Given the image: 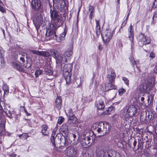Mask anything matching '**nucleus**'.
I'll return each mask as SVG.
<instances>
[{"instance_id": "3c124183", "label": "nucleus", "mask_w": 157, "mask_h": 157, "mask_svg": "<svg viewBox=\"0 0 157 157\" xmlns=\"http://www.w3.org/2000/svg\"><path fill=\"white\" fill-rule=\"evenodd\" d=\"M156 19H154V21H153V20L152 19L151 22V24L152 25H154L155 24V23L156 21Z\"/></svg>"}, {"instance_id": "c03bdc74", "label": "nucleus", "mask_w": 157, "mask_h": 157, "mask_svg": "<svg viewBox=\"0 0 157 157\" xmlns=\"http://www.w3.org/2000/svg\"><path fill=\"white\" fill-rule=\"evenodd\" d=\"M127 21L125 20L123 22L121 25V28H122V27H124L125 25L127 23Z\"/></svg>"}, {"instance_id": "a18cd8bd", "label": "nucleus", "mask_w": 157, "mask_h": 157, "mask_svg": "<svg viewBox=\"0 0 157 157\" xmlns=\"http://www.w3.org/2000/svg\"><path fill=\"white\" fill-rule=\"evenodd\" d=\"M94 12V11H90V15L89 17H90V19H92V17L94 16L93 12Z\"/></svg>"}, {"instance_id": "39448f33", "label": "nucleus", "mask_w": 157, "mask_h": 157, "mask_svg": "<svg viewBox=\"0 0 157 157\" xmlns=\"http://www.w3.org/2000/svg\"><path fill=\"white\" fill-rule=\"evenodd\" d=\"M97 128V132L101 134V136L108 133L111 129L110 126L108 122H99L98 123Z\"/></svg>"}, {"instance_id": "79ce46f5", "label": "nucleus", "mask_w": 157, "mask_h": 157, "mask_svg": "<svg viewBox=\"0 0 157 157\" xmlns=\"http://www.w3.org/2000/svg\"><path fill=\"white\" fill-rule=\"evenodd\" d=\"M31 51L32 52L33 54H36L39 55H40V51L35 50H32Z\"/></svg>"}, {"instance_id": "de8ad7c7", "label": "nucleus", "mask_w": 157, "mask_h": 157, "mask_svg": "<svg viewBox=\"0 0 157 157\" xmlns=\"http://www.w3.org/2000/svg\"><path fill=\"white\" fill-rule=\"evenodd\" d=\"M71 137L72 138V139L74 140H75V139L76 138V135L74 134H72L71 135Z\"/></svg>"}, {"instance_id": "8fccbe9b", "label": "nucleus", "mask_w": 157, "mask_h": 157, "mask_svg": "<svg viewBox=\"0 0 157 157\" xmlns=\"http://www.w3.org/2000/svg\"><path fill=\"white\" fill-rule=\"evenodd\" d=\"M24 111H25V113H26V115L27 116H29L30 115V114L28 113V112H27V111L25 109Z\"/></svg>"}, {"instance_id": "9b49d317", "label": "nucleus", "mask_w": 157, "mask_h": 157, "mask_svg": "<svg viewBox=\"0 0 157 157\" xmlns=\"http://www.w3.org/2000/svg\"><path fill=\"white\" fill-rule=\"evenodd\" d=\"M116 77V75L114 70L112 68H109L108 70L106 75V81L110 82H113Z\"/></svg>"}, {"instance_id": "20e7f679", "label": "nucleus", "mask_w": 157, "mask_h": 157, "mask_svg": "<svg viewBox=\"0 0 157 157\" xmlns=\"http://www.w3.org/2000/svg\"><path fill=\"white\" fill-rule=\"evenodd\" d=\"M137 108L133 105H128L125 107V114L123 115L125 120L127 121L132 118L137 113Z\"/></svg>"}, {"instance_id": "aec40b11", "label": "nucleus", "mask_w": 157, "mask_h": 157, "mask_svg": "<svg viewBox=\"0 0 157 157\" xmlns=\"http://www.w3.org/2000/svg\"><path fill=\"white\" fill-rule=\"evenodd\" d=\"M56 130L55 128L54 129L52 132V135L51 137V140L53 145L55 147L56 146V137H55V136L56 135Z\"/></svg>"}, {"instance_id": "052dcab7", "label": "nucleus", "mask_w": 157, "mask_h": 157, "mask_svg": "<svg viewBox=\"0 0 157 157\" xmlns=\"http://www.w3.org/2000/svg\"><path fill=\"white\" fill-rule=\"evenodd\" d=\"M99 50H102V48H101V45H99Z\"/></svg>"}, {"instance_id": "4d7b16f0", "label": "nucleus", "mask_w": 157, "mask_h": 157, "mask_svg": "<svg viewBox=\"0 0 157 157\" xmlns=\"http://www.w3.org/2000/svg\"><path fill=\"white\" fill-rule=\"evenodd\" d=\"M155 130H156L155 132H156V133H157V132H156V131H157V123L155 125Z\"/></svg>"}, {"instance_id": "c85d7f7f", "label": "nucleus", "mask_w": 157, "mask_h": 157, "mask_svg": "<svg viewBox=\"0 0 157 157\" xmlns=\"http://www.w3.org/2000/svg\"><path fill=\"white\" fill-rule=\"evenodd\" d=\"M61 129L63 132L66 133L68 131V128L66 124H63L61 127Z\"/></svg>"}, {"instance_id": "864d4df0", "label": "nucleus", "mask_w": 157, "mask_h": 157, "mask_svg": "<svg viewBox=\"0 0 157 157\" xmlns=\"http://www.w3.org/2000/svg\"><path fill=\"white\" fill-rule=\"evenodd\" d=\"M118 46H119L120 48H121L122 47V44L121 42H120V41L119 42V43L118 44Z\"/></svg>"}, {"instance_id": "412c9836", "label": "nucleus", "mask_w": 157, "mask_h": 157, "mask_svg": "<svg viewBox=\"0 0 157 157\" xmlns=\"http://www.w3.org/2000/svg\"><path fill=\"white\" fill-rule=\"evenodd\" d=\"M96 106L97 108L99 110H102L104 109L105 105L103 101L101 100H99V101L96 102Z\"/></svg>"}, {"instance_id": "4be33fe9", "label": "nucleus", "mask_w": 157, "mask_h": 157, "mask_svg": "<svg viewBox=\"0 0 157 157\" xmlns=\"http://www.w3.org/2000/svg\"><path fill=\"white\" fill-rule=\"evenodd\" d=\"M44 70L45 74L48 75H51L53 74L52 71V68L49 66L48 67L45 66L44 67Z\"/></svg>"}, {"instance_id": "4c0bfd02", "label": "nucleus", "mask_w": 157, "mask_h": 157, "mask_svg": "<svg viewBox=\"0 0 157 157\" xmlns=\"http://www.w3.org/2000/svg\"><path fill=\"white\" fill-rule=\"evenodd\" d=\"M19 137L20 138H24L27 139L28 137L29 136L27 134H23L22 135H20L19 136Z\"/></svg>"}, {"instance_id": "49530a36", "label": "nucleus", "mask_w": 157, "mask_h": 157, "mask_svg": "<svg viewBox=\"0 0 157 157\" xmlns=\"http://www.w3.org/2000/svg\"><path fill=\"white\" fill-rule=\"evenodd\" d=\"M157 17V15L156 13H154V15L152 17V19L153 20V21H154V19L156 20V18Z\"/></svg>"}, {"instance_id": "473e14b6", "label": "nucleus", "mask_w": 157, "mask_h": 157, "mask_svg": "<svg viewBox=\"0 0 157 157\" xmlns=\"http://www.w3.org/2000/svg\"><path fill=\"white\" fill-rule=\"evenodd\" d=\"M126 92V90L123 88H121L118 90L119 94L120 96H122Z\"/></svg>"}, {"instance_id": "a19ab883", "label": "nucleus", "mask_w": 157, "mask_h": 157, "mask_svg": "<svg viewBox=\"0 0 157 157\" xmlns=\"http://www.w3.org/2000/svg\"><path fill=\"white\" fill-rule=\"evenodd\" d=\"M153 7L155 8L157 7V0H155L153 3Z\"/></svg>"}, {"instance_id": "5fc2aeb1", "label": "nucleus", "mask_w": 157, "mask_h": 157, "mask_svg": "<svg viewBox=\"0 0 157 157\" xmlns=\"http://www.w3.org/2000/svg\"><path fill=\"white\" fill-rule=\"evenodd\" d=\"M2 128V130H0V133H1L2 132H3L4 131V127H1Z\"/></svg>"}, {"instance_id": "f3484780", "label": "nucleus", "mask_w": 157, "mask_h": 157, "mask_svg": "<svg viewBox=\"0 0 157 157\" xmlns=\"http://www.w3.org/2000/svg\"><path fill=\"white\" fill-rule=\"evenodd\" d=\"M67 153L69 156H73L76 154V152L75 149L72 146H69L66 148Z\"/></svg>"}, {"instance_id": "6ab92c4d", "label": "nucleus", "mask_w": 157, "mask_h": 157, "mask_svg": "<svg viewBox=\"0 0 157 157\" xmlns=\"http://www.w3.org/2000/svg\"><path fill=\"white\" fill-rule=\"evenodd\" d=\"M41 132L44 136H48L49 134V131L48 130V127L46 124H43L41 126Z\"/></svg>"}, {"instance_id": "a211bd4d", "label": "nucleus", "mask_w": 157, "mask_h": 157, "mask_svg": "<svg viewBox=\"0 0 157 157\" xmlns=\"http://www.w3.org/2000/svg\"><path fill=\"white\" fill-rule=\"evenodd\" d=\"M56 107L58 110L61 109L62 104V100L60 97H58L56 100Z\"/></svg>"}, {"instance_id": "58836bf2", "label": "nucleus", "mask_w": 157, "mask_h": 157, "mask_svg": "<svg viewBox=\"0 0 157 157\" xmlns=\"http://www.w3.org/2000/svg\"><path fill=\"white\" fill-rule=\"evenodd\" d=\"M0 11L3 13H6V10L0 4Z\"/></svg>"}, {"instance_id": "6e6552de", "label": "nucleus", "mask_w": 157, "mask_h": 157, "mask_svg": "<svg viewBox=\"0 0 157 157\" xmlns=\"http://www.w3.org/2000/svg\"><path fill=\"white\" fill-rule=\"evenodd\" d=\"M104 42H108L112 39L113 36V31L109 29H106L103 34H101Z\"/></svg>"}, {"instance_id": "7c9ffc66", "label": "nucleus", "mask_w": 157, "mask_h": 157, "mask_svg": "<svg viewBox=\"0 0 157 157\" xmlns=\"http://www.w3.org/2000/svg\"><path fill=\"white\" fill-rule=\"evenodd\" d=\"M22 56H23V55H22ZM19 58L20 59V61L19 62L21 64H23L25 61L24 58L21 56V55L20 54L17 55V58Z\"/></svg>"}, {"instance_id": "b1692460", "label": "nucleus", "mask_w": 157, "mask_h": 157, "mask_svg": "<svg viewBox=\"0 0 157 157\" xmlns=\"http://www.w3.org/2000/svg\"><path fill=\"white\" fill-rule=\"evenodd\" d=\"M96 26V33L97 36H98L100 34L101 30L98 21L95 20Z\"/></svg>"}, {"instance_id": "bb28decb", "label": "nucleus", "mask_w": 157, "mask_h": 157, "mask_svg": "<svg viewBox=\"0 0 157 157\" xmlns=\"http://www.w3.org/2000/svg\"><path fill=\"white\" fill-rule=\"evenodd\" d=\"M131 64L133 67H134L135 65H137L136 61L134 60L133 56H130L129 57Z\"/></svg>"}, {"instance_id": "f704fd0d", "label": "nucleus", "mask_w": 157, "mask_h": 157, "mask_svg": "<svg viewBox=\"0 0 157 157\" xmlns=\"http://www.w3.org/2000/svg\"><path fill=\"white\" fill-rule=\"evenodd\" d=\"M42 72V71L40 70H36L35 73L36 77H38L39 75L41 74Z\"/></svg>"}, {"instance_id": "4468645a", "label": "nucleus", "mask_w": 157, "mask_h": 157, "mask_svg": "<svg viewBox=\"0 0 157 157\" xmlns=\"http://www.w3.org/2000/svg\"><path fill=\"white\" fill-rule=\"evenodd\" d=\"M117 86L115 85L113 82H106L105 83V87H102V90L104 91H107L112 89H116Z\"/></svg>"}, {"instance_id": "dca6fc26", "label": "nucleus", "mask_w": 157, "mask_h": 157, "mask_svg": "<svg viewBox=\"0 0 157 157\" xmlns=\"http://www.w3.org/2000/svg\"><path fill=\"white\" fill-rule=\"evenodd\" d=\"M138 89L140 93H143L144 94L146 93L147 87L145 83L142 82L138 87Z\"/></svg>"}, {"instance_id": "0eeeda50", "label": "nucleus", "mask_w": 157, "mask_h": 157, "mask_svg": "<svg viewBox=\"0 0 157 157\" xmlns=\"http://www.w3.org/2000/svg\"><path fill=\"white\" fill-rule=\"evenodd\" d=\"M90 132L89 130L85 131L81 136V139L80 140L81 143L83 147L87 146H88L91 145L93 141L91 139V137L90 136Z\"/></svg>"}, {"instance_id": "c756f323", "label": "nucleus", "mask_w": 157, "mask_h": 157, "mask_svg": "<svg viewBox=\"0 0 157 157\" xmlns=\"http://www.w3.org/2000/svg\"><path fill=\"white\" fill-rule=\"evenodd\" d=\"M39 55L44 57H48L50 55V54L49 52L46 51H40Z\"/></svg>"}, {"instance_id": "37998d69", "label": "nucleus", "mask_w": 157, "mask_h": 157, "mask_svg": "<svg viewBox=\"0 0 157 157\" xmlns=\"http://www.w3.org/2000/svg\"><path fill=\"white\" fill-rule=\"evenodd\" d=\"M89 10L90 12V11H94V7L93 6H90L89 9Z\"/></svg>"}, {"instance_id": "1a4fd4ad", "label": "nucleus", "mask_w": 157, "mask_h": 157, "mask_svg": "<svg viewBox=\"0 0 157 157\" xmlns=\"http://www.w3.org/2000/svg\"><path fill=\"white\" fill-rule=\"evenodd\" d=\"M33 22L36 30H38L43 23V17L42 15L40 13L35 15L33 19Z\"/></svg>"}, {"instance_id": "f03ea898", "label": "nucleus", "mask_w": 157, "mask_h": 157, "mask_svg": "<svg viewBox=\"0 0 157 157\" xmlns=\"http://www.w3.org/2000/svg\"><path fill=\"white\" fill-rule=\"evenodd\" d=\"M50 52L52 57L55 59L57 64L64 63L72 56L73 48H71L67 49L63 55H61L59 51L56 49L51 50Z\"/></svg>"}, {"instance_id": "13d9d810", "label": "nucleus", "mask_w": 157, "mask_h": 157, "mask_svg": "<svg viewBox=\"0 0 157 157\" xmlns=\"http://www.w3.org/2000/svg\"><path fill=\"white\" fill-rule=\"evenodd\" d=\"M129 14H128V15H127V17H126V18L125 19V21H127V20L128 19V17H129Z\"/></svg>"}, {"instance_id": "ddd939ff", "label": "nucleus", "mask_w": 157, "mask_h": 157, "mask_svg": "<svg viewBox=\"0 0 157 157\" xmlns=\"http://www.w3.org/2000/svg\"><path fill=\"white\" fill-rule=\"evenodd\" d=\"M139 40L142 44L145 45L149 44L151 41L149 37L145 36L143 34L139 35Z\"/></svg>"}, {"instance_id": "c9c22d12", "label": "nucleus", "mask_w": 157, "mask_h": 157, "mask_svg": "<svg viewBox=\"0 0 157 157\" xmlns=\"http://www.w3.org/2000/svg\"><path fill=\"white\" fill-rule=\"evenodd\" d=\"M64 120V119L63 117H60L58 119L57 123L60 124L63 122Z\"/></svg>"}, {"instance_id": "7ed1b4c3", "label": "nucleus", "mask_w": 157, "mask_h": 157, "mask_svg": "<svg viewBox=\"0 0 157 157\" xmlns=\"http://www.w3.org/2000/svg\"><path fill=\"white\" fill-rule=\"evenodd\" d=\"M96 151L97 156L99 157H121L118 153L113 150L106 151L103 149L100 151L97 149Z\"/></svg>"}, {"instance_id": "9d476101", "label": "nucleus", "mask_w": 157, "mask_h": 157, "mask_svg": "<svg viewBox=\"0 0 157 157\" xmlns=\"http://www.w3.org/2000/svg\"><path fill=\"white\" fill-rule=\"evenodd\" d=\"M128 31V38L130 40L131 46V49L132 52L134 49V32L133 27L131 24L129 27Z\"/></svg>"}, {"instance_id": "cd10ccee", "label": "nucleus", "mask_w": 157, "mask_h": 157, "mask_svg": "<svg viewBox=\"0 0 157 157\" xmlns=\"http://www.w3.org/2000/svg\"><path fill=\"white\" fill-rule=\"evenodd\" d=\"M2 89L4 93V94L7 95L9 92L8 86L6 84H4L2 86Z\"/></svg>"}, {"instance_id": "6e6d98bb", "label": "nucleus", "mask_w": 157, "mask_h": 157, "mask_svg": "<svg viewBox=\"0 0 157 157\" xmlns=\"http://www.w3.org/2000/svg\"><path fill=\"white\" fill-rule=\"evenodd\" d=\"M144 97H142L141 98V100L142 101H144Z\"/></svg>"}, {"instance_id": "ea45409f", "label": "nucleus", "mask_w": 157, "mask_h": 157, "mask_svg": "<svg viewBox=\"0 0 157 157\" xmlns=\"http://www.w3.org/2000/svg\"><path fill=\"white\" fill-rule=\"evenodd\" d=\"M155 53L153 52H151L150 54L149 57L151 59H153L155 57Z\"/></svg>"}, {"instance_id": "f8f14e48", "label": "nucleus", "mask_w": 157, "mask_h": 157, "mask_svg": "<svg viewBox=\"0 0 157 157\" xmlns=\"http://www.w3.org/2000/svg\"><path fill=\"white\" fill-rule=\"evenodd\" d=\"M53 6L62 11L64 9L66 3L63 0H53Z\"/></svg>"}, {"instance_id": "72a5a7b5", "label": "nucleus", "mask_w": 157, "mask_h": 157, "mask_svg": "<svg viewBox=\"0 0 157 157\" xmlns=\"http://www.w3.org/2000/svg\"><path fill=\"white\" fill-rule=\"evenodd\" d=\"M122 78L125 84L128 86L129 85V81L128 78L124 77H122Z\"/></svg>"}, {"instance_id": "603ef678", "label": "nucleus", "mask_w": 157, "mask_h": 157, "mask_svg": "<svg viewBox=\"0 0 157 157\" xmlns=\"http://www.w3.org/2000/svg\"><path fill=\"white\" fill-rule=\"evenodd\" d=\"M136 144L137 142L136 140H135L133 143V146H134V147H135L136 146Z\"/></svg>"}, {"instance_id": "2eb2a0df", "label": "nucleus", "mask_w": 157, "mask_h": 157, "mask_svg": "<svg viewBox=\"0 0 157 157\" xmlns=\"http://www.w3.org/2000/svg\"><path fill=\"white\" fill-rule=\"evenodd\" d=\"M41 5L40 0H32L31 1V6L33 9L37 10L40 9Z\"/></svg>"}, {"instance_id": "f257e3e1", "label": "nucleus", "mask_w": 157, "mask_h": 157, "mask_svg": "<svg viewBox=\"0 0 157 157\" xmlns=\"http://www.w3.org/2000/svg\"><path fill=\"white\" fill-rule=\"evenodd\" d=\"M50 15L52 23L50 28L47 30L46 35L48 37H49V39L54 38V37H55L56 40L58 42H61L65 39L67 31L64 29L63 32L58 36L56 34V30L59 27L62 25L64 20L61 14L55 11L51 10Z\"/></svg>"}, {"instance_id": "2f4dec72", "label": "nucleus", "mask_w": 157, "mask_h": 157, "mask_svg": "<svg viewBox=\"0 0 157 157\" xmlns=\"http://www.w3.org/2000/svg\"><path fill=\"white\" fill-rule=\"evenodd\" d=\"M119 115L117 114H115L112 116L113 120L114 121H117L119 120Z\"/></svg>"}, {"instance_id": "bf43d9fd", "label": "nucleus", "mask_w": 157, "mask_h": 157, "mask_svg": "<svg viewBox=\"0 0 157 157\" xmlns=\"http://www.w3.org/2000/svg\"><path fill=\"white\" fill-rule=\"evenodd\" d=\"M7 112H8L9 113V114H10V116H11V112L10 111H9H9H8Z\"/></svg>"}, {"instance_id": "a878e982", "label": "nucleus", "mask_w": 157, "mask_h": 157, "mask_svg": "<svg viewBox=\"0 0 157 157\" xmlns=\"http://www.w3.org/2000/svg\"><path fill=\"white\" fill-rule=\"evenodd\" d=\"M67 115V116H68L70 117V119H72L71 118L73 117V119L75 118L73 113L72 111V110L71 109H69L67 113H66Z\"/></svg>"}, {"instance_id": "e433bc0d", "label": "nucleus", "mask_w": 157, "mask_h": 157, "mask_svg": "<svg viewBox=\"0 0 157 157\" xmlns=\"http://www.w3.org/2000/svg\"><path fill=\"white\" fill-rule=\"evenodd\" d=\"M12 66L13 67L16 68L17 70H18L20 68V67L19 65L15 62H13L12 63Z\"/></svg>"}, {"instance_id": "5701e85b", "label": "nucleus", "mask_w": 157, "mask_h": 157, "mask_svg": "<svg viewBox=\"0 0 157 157\" xmlns=\"http://www.w3.org/2000/svg\"><path fill=\"white\" fill-rule=\"evenodd\" d=\"M4 53V51L0 46V61L1 62V65L2 66L3 65L5 62L3 58Z\"/></svg>"}, {"instance_id": "680f3d73", "label": "nucleus", "mask_w": 157, "mask_h": 157, "mask_svg": "<svg viewBox=\"0 0 157 157\" xmlns=\"http://www.w3.org/2000/svg\"><path fill=\"white\" fill-rule=\"evenodd\" d=\"M117 0V3L118 4H119V1H120V0Z\"/></svg>"}, {"instance_id": "393cba45", "label": "nucleus", "mask_w": 157, "mask_h": 157, "mask_svg": "<svg viewBox=\"0 0 157 157\" xmlns=\"http://www.w3.org/2000/svg\"><path fill=\"white\" fill-rule=\"evenodd\" d=\"M114 108L113 106L109 107L108 109L105 111L104 112L101 114L102 115L105 116L107 115H109L111 113V112L113 110H114Z\"/></svg>"}, {"instance_id": "e2e57ef3", "label": "nucleus", "mask_w": 157, "mask_h": 157, "mask_svg": "<svg viewBox=\"0 0 157 157\" xmlns=\"http://www.w3.org/2000/svg\"><path fill=\"white\" fill-rule=\"evenodd\" d=\"M24 54V56H25V54Z\"/></svg>"}, {"instance_id": "09e8293b", "label": "nucleus", "mask_w": 157, "mask_h": 157, "mask_svg": "<svg viewBox=\"0 0 157 157\" xmlns=\"http://www.w3.org/2000/svg\"><path fill=\"white\" fill-rule=\"evenodd\" d=\"M121 102V101H119L114 103V105H117L119 104Z\"/></svg>"}, {"instance_id": "423d86ee", "label": "nucleus", "mask_w": 157, "mask_h": 157, "mask_svg": "<svg viewBox=\"0 0 157 157\" xmlns=\"http://www.w3.org/2000/svg\"><path fill=\"white\" fill-rule=\"evenodd\" d=\"M72 66L70 63L64 65L63 70V75L67 84L69 83L71 80V72Z\"/></svg>"}]
</instances>
